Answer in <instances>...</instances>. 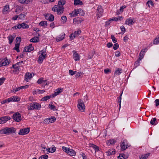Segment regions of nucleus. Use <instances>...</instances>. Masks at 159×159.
Returning <instances> with one entry per match:
<instances>
[{"mask_svg":"<svg viewBox=\"0 0 159 159\" xmlns=\"http://www.w3.org/2000/svg\"><path fill=\"white\" fill-rule=\"evenodd\" d=\"M16 129L13 127H6L4 129L0 130V132L1 134H6L8 135L10 134L15 133Z\"/></svg>","mask_w":159,"mask_h":159,"instance_id":"nucleus-1","label":"nucleus"},{"mask_svg":"<svg viewBox=\"0 0 159 159\" xmlns=\"http://www.w3.org/2000/svg\"><path fill=\"white\" fill-rule=\"evenodd\" d=\"M41 107V105L37 102H31L28 105L29 110H39Z\"/></svg>","mask_w":159,"mask_h":159,"instance_id":"nucleus-2","label":"nucleus"},{"mask_svg":"<svg viewBox=\"0 0 159 159\" xmlns=\"http://www.w3.org/2000/svg\"><path fill=\"white\" fill-rule=\"evenodd\" d=\"M52 10L54 12L56 11L57 14L61 15L63 13L64 7L63 6L55 5L53 7Z\"/></svg>","mask_w":159,"mask_h":159,"instance_id":"nucleus-3","label":"nucleus"},{"mask_svg":"<svg viewBox=\"0 0 159 159\" xmlns=\"http://www.w3.org/2000/svg\"><path fill=\"white\" fill-rule=\"evenodd\" d=\"M78 104L77 107L79 111H84L85 110V106L83 100L80 99L78 100Z\"/></svg>","mask_w":159,"mask_h":159,"instance_id":"nucleus-4","label":"nucleus"},{"mask_svg":"<svg viewBox=\"0 0 159 159\" xmlns=\"http://www.w3.org/2000/svg\"><path fill=\"white\" fill-rule=\"evenodd\" d=\"M83 12V10L81 9H75L72 13L69 14L70 16L71 17H75L78 15V14H80L81 12Z\"/></svg>","mask_w":159,"mask_h":159,"instance_id":"nucleus-5","label":"nucleus"},{"mask_svg":"<svg viewBox=\"0 0 159 159\" xmlns=\"http://www.w3.org/2000/svg\"><path fill=\"white\" fill-rule=\"evenodd\" d=\"M30 131V128L29 127L21 129L18 134L20 135H24L29 133Z\"/></svg>","mask_w":159,"mask_h":159,"instance_id":"nucleus-6","label":"nucleus"},{"mask_svg":"<svg viewBox=\"0 0 159 159\" xmlns=\"http://www.w3.org/2000/svg\"><path fill=\"white\" fill-rule=\"evenodd\" d=\"M13 119L16 122H19L21 120V115L18 112L14 114L12 116Z\"/></svg>","mask_w":159,"mask_h":159,"instance_id":"nucleus-7","label":"nucleus"},{"mask_svg":"<svg viewBox=\"0 0 159 159\" xmlns=\"http://www.w3.org/2000/svg\"><path fill=\"white\" fill-rule=\"evenodd\" d=\"M56 120V118L53 117L51 118H48L44 120V123L46 124H48L50 123H53Z\"/></svg>","mask_w":159,"mask_h":159,"instance_id":"nucleus-8","label":"nucleus"},{"mask_svg":"<svg viewBox=\"0 0 159 159\" xmlns=\"http://www.w3.org/2000/svg\"><path fill=\"white\" fill-rule=\"evenodd\" d=\"M11 118L8 116H5L0 118V124L6 123L8 120H10Z\"/></svg>","mask_w":159,"mask_h":159,"instance_id":"nucleus-9","label":"nucleus"},{"mask_svg":"<svg viewBox=\"0 0 159 159\" xmlns=\"http://www.w3.org/2000/svg\"><path fill=\"white\" fill-rule=\"evenodd\" d=\"M127 140H124L121 144V148L122 150H125L127 149L129 146L128 145Z\"/></svg>","mask_w":159,"mask_h":159,"instance_id":"nucleus-10","label":"nucleus"},{"mask_svg":"<svg viewBox=\"0 0 159 159\" xmlns=\"http://www.w3.org/2000/svg\"><path fill=\"white\" fill-rule=\"evenodd\" d=\"M34 49V47L32 46V44H29L27 47H25L24 49L23 52H30Z\"/></svg>","mask_w":159,"mask_h":159,"instance_id":"nucleus-11","label":"nucleus"},{"mask_svg":"<svg viewBox=\"0 0 159 159\" xmlns=\"http://www.w3.org/2000/svg\"><path fill=\"white\" fill-rule=\"evenodd\" d=\"M81 33V31L80 30L75 31L73 34H71L70 36L71 40L73 39L76 36L80 35Z\"/></svg>","mask_w":159,"mask_h":159,"instance_id":"nucleus-12","label":"nucleus"},{"mask_svg":"<svg viewBox=\"0 0 159 159\" xmlns=\"http://www.w3.org/2000/svg\"><path fill=\"white\" fill-rule=\"evenodd\" d=\"M97 16V18H99L102 15L103 11L101 6H99L98 7Z\"/></svg>","mask_w":159,"mask_h":159,"instance_id":"nucleus-13","label":"nucleus"},{"mask_svg":"<svg viewBox=\"0 0 159 159\" xmlns=\"http://www.w3.org/2000/svg\"><path fill=\"white\" fill-rule=\"evenodd\" d=\"M73 58L75 61H77L80 60V56L79 54L76 51L74 50L73 51Z\"/></svg>","mask_w":159,"mask_h":159,"instance_id":"nucleus-14","label":"nucleus"},{"mask_svg":"<svg viewBox=\"0 0 159 159\" xmlns=\"http://www.w3.org/2000/svg\"><path fill=\"white\" fill-rule=\"evenodd\" d=\"M62 88H59L55 90L54 93L52 95V96L53 97H54L55 96L58 95L59 93L62 92Z\"/></svg>","mask_w":159,"mask_h":159,"instance_id":"nucleus-15","label":"nucleus"},{"mask_svg":"<svg viewBox=\"0 0 159 159\" xmlns=\"http://www.w3.org/2000/svg\"><path fill=\"white\" fill-rule=\"evenodd\" d=\"M32 77V74L31 73L27 72L25 75V80H26L27 82H28Z\"/></svg>","mask_w":159,"mask_h":159,"instance_id":"nucleus-16","label":"nucleus"},{"mask_svg":"<svg viewBox=\"0 0 159 159\" xmlns=\"http://www.w3.org/2000/svg\"><path fill=\"white\" fill-rule=\"evenodd\" d=\"M65 34L64 33L62 34H60L57 37L56 41L57 42H59L61 41L64 39L65 38Z\"/></svg>","mask_w":159,"mask_h":159,"instance_id":"nucleus-17","label":"nucleus"},{"mask_svg":"<svg viewBox=\"0 0 159 159\" xmlns=\"http://www.w3.org/2000/svg\"><path fill=\"white\" fill-rule=\"evenodd\" d=\"M146 50V49H145L144 50H142L140 52L139 54V61L141 60L145 54V51Z\"/></svg>","mask_w":159,"mask_h":159,"instance_id":"nucleus-18","label":"nucleus"},{"mask_svg":"<svg viewBox=\"0 0 159 159\" xmlns=\"http://www.w3.org/2000/svg\"><path fill=\"white\" fill-rule=\"evenodd\" d=\"M10 99H11V102H18L20 101V98L17 96H13L10 98Z\"/></svg>","mask_w":159,"mask_h":159,"instance_id":"nucleus-19","label":"nucleus"},{"mask_svg":"<svg viewBox=\"0 0 159 159\" xmlns=\"http://www.w3.org/2000/svg\"><path fill=\"white\" fill-rule=\"evenodd\" d=\"M134 23L133 20L131 19V18H129L127 19L125 22V24L126 25H131Z\"/></svg>","mask_w":159,"mask_h":159,"instance_id":"nucleus-20","label":"nucleus"},{"mask_svg":"<svg viewBox=\"0 0 159 159\" xmlns=\"http://www.w3.org/2000/svg\"><path fill=\"white\" fill-rule=\"evenodd\" d=\"M73 20L74 22H75L76 24H77L80 23L83 20L82 18L80 17L75 18Z\"/></svg>","mask_w":159,"mask_h":159,"instance_id":"nucleus-21","label":"nucleus"},{"mask_svg":"<svg viewBox=\"0 0 159 159\" xmlns=\"http://www.w3.org/2000/svg\"><path fill=\"white\" fill-rule=\"evenodd\" d=\"M107 156H110L115 154V151L113 149H110L106 152Z\"/></svg>","mask_w":159,"mask_h":159,"instance_id":"nucleus-22","label":"nucleus"},{"mask_svg":"<svg viewBox=\"0 0 159 159\" xmlns=\"http://www.w3.org/2000/svg\"><path fill=\"white\" fill-rule=\"evenodd\" d=\"M39 41V39L37 36H35L30 40V41L32 43H37Z\"/></svg>","mask_w":159,"mask_h":159,"instance_id":"nucleus-23","label":"nucleus"},{"mask_svg":"<svg viewBox=\"0 0 159 159\" xmlns=\"http://www.w3.org/2000/svg\"><path fill=\"white\" fill-rule=\"evenodd\" d=\"M123 19V17L121 16H118L116 17H114L112 18L111 19V20H112V21H118V20H121Z\"/></svg>","mask_w":159,"mask_h":159,"instance_id":"nucleus-24","label":"nucleus"},{"mask_svg":"<svg viewBox=\"0 0 159 159\" xmlns=\"http://www.w3.org/2000/svg\"><path fill=\"white\" fill-rule=\"evenodd\" d=\"M122 72V70L120 68H116L114 74H116V75H119Z\"/></svg>","mask_w":159,"mask_h":159,"instance_id":"nucleus-25","label":"nucleus"},{"mask_svg":"<svg viewBox=\"0 0 159 159\" xmlns=\"http://www.w3.org/2000/svg\"><path fill=\"white\" fill-rule=\"evenodd\" d=\"M10 63L9 61H8V59H7V57H6L5 58V61L4 62H3L2 63L1 66H5L6 65H9Z\"/></svg>","mask_w":159,"mask_h":159,"instance_id":"nucleus-26","label":"nucleus"},{"mask_svg":"<svg viewBox=\"0 0 159 159\" xmlns=\"http://www.w3.org/2000/svg\"><path fill=\"white\" fill-rule=\"evenodd\" d=\"M83 3L80 0H75L74 1V5L75 6L82 5Z\"/></svg>","mask_w":159,"mask_h":159,"instance_id":"nucleus-27","label":"nucleus"},{"mask_svg":"<svg viewBox=\"0 0 159 159\" xmlns=\"http://www.w3.org/2000/svg\"><path fill=\"white\" fill-rule=\"evenodd\" d=\"M150 154V153H147L145 154L144 155H141L139 156V158L140 159H146L149 156Z\"/></svg>","mask_w":159,"mask_h":159,"instance_id":"nucleus-28","label":"nucleus"},{"mask_svg":"<svg viewBox=\"0 0 159 159\" xmlns=\"http://www.w3.org/2000/svg\"><path fill=\"white\" fill-rule=\"evenodd\" d=\"M48 107L50 109L52 110L53 111H56L57 110V109L56 108V107L54 105H53L52 102L50 103Z\"/></svg>","mask_w":159,"mask_h":159,"instance_id":"nucleus-29","label":"nucleus"},{"mask_svg":"<svg viewBox=\"0 0 159 159\" xmlns=\"http://www.w3.org/2000/svg\"><path fill=\"white\" fill-rule=\"evenodd\" d=\"M19 2L22 4H28L32 2L33 0H19Z\"/></svg>","mask_w":159,"mask_h":159,"instance_id":"nucleus-30","label":"nucleus"},{"mask_svg":"<svg viewBox=\"0 0 159 159\" xmlns=\"http://www.w3.org/2000/svg\"><path fill=\"white\" fill-rule=\"evenodd\" d=\"M67 154L71 156H75V155L76 153L72 149H70Z\"/></svg>","mask_w":159,"mask_h":159,"instance_id":"nucleus-31","label":"nucleus"},{"mask_svg":"<svg viewBox=\"0 0 159 159\" xmlns=\"http://www.w3.org/2000/svg\"><path fill=\"white\" fill-rule=\"evenodd\" d=\"M20 45V43H17L15 44V47L13 48L14 50H16L17 52H20L19 46Z\"/></svg>","mask_w":159,"mask_h":159,"instance_id":"nucleus-32","label":"nucleus"},{"mask_svg":"<svg viewBox=\"0 0 159 159\" xmlns=\"http://www.w3.org/2000/svg\"><path fill=\"white\" fill-rule=\"evenodd\" d=\"M115 141L113 139H110L107 141L106 143L107 145L109 146L110 145H112L115 143Z\"/></svg>","mask_w":159,"mask_h":159,"instance_id":"nucleus-33","label":"nucleus"},{"mask_svg":"<svg viewBox=\"0 0 159 159\" xmlns=\"http://www.w3.org/2000/svg\"><path fill=\"white\" fill-rule=\"evenodd\" d=\"M66 1L65 0H60L58 2V4L59 6H63L66 3Z\"/></svg>","mask_w":159,"mask_h":159,"instance_id":"nucleus-34","label":"nucleus"},{"mask_svg":"<svg viewBox=\"0 0 159 159\" xmlns=\"http://www.w3.org/2000/svg\"><path fill=\"white\" fill-rule=\"evenodd\" d=\"M9 5H6L4 7L3 9V13L4 14H6V12L8 11V10L9 9Z\"/></svg>","mask_w":159,"mask_h":159,"instance_id":"nucleus-35","label":"nucleus"},{"mask_svg":"<svg viewBox=\"0 0 159 159\" xmlns=\"http://www.w3.org/2000/svg\"><path fill=\"white\" fill-rule=\"evenodd\" d=\"M39 25L41 26H47L48 25L47 22L46 21H42L40 22L39 24Z\"/></svg>","mask_w":159,"mask_h":159,"instance_id":"nucleus-36","label":"nucleus"},{"mask_svg":"<svg viewBox=\"0 0 159 159\" xmlns=\"http://www.w3.org/2000/svg\"><path fill=\"white\" fill-rule=\"evenodd\" d=\"M52 97V95L46 96L43 97L42 99V100L43 101H46Z\"/></svg>","mask_w":159,"mask_h":159,"instance_id":"nucleus-37","label":"nucleus"},{"mask_svg":"<svg viewBox=\"0 0 159 159\" xmlns=\"http://www.w3.org/2000/svg\"><path fill=\"white\" fill-rule=\"evenodd\" d=\"M20 66H16L15 64L13 65L12 66V67H11V68H13L15 69V70H18L19 71H20Z\"/></svg>","mask_w":159,"mask_h":159,"instance_id":"nucleus-38","label":"nucleus"},{"mask_svg":"<svg viewBox=\"0 0 159 159\" xmlns=\"http://www.w3.org/2000/svg\"><path fill=\"white\" fill-rule=\"evenodd\" d=\"M90 144L91 145L92 148L95 149V152L98 151L99 150V148L98 146L93 144Z\"/></svg>","mask_w":159,"mask_h":159,"instance_id":"nucleus-39","label":"nucleus"},{"mask_svg":"<svg viewBox=\"0 0 159 159\" xmlns=\"http://www.w3.org/2000/svg\"><path fill=\"white\" fill-rule=\"evenodd\" d=\"M54 16L52 14L49 15L47 20H48L50 21H52L54 20Z\"/></svg>","mask_w":159,"mask_h":159,"instance_id":"nucleus-40","label":"nucleus"},{"mask_svg":"<svg viewBox=\"0 0 159 159\" xmlns=\"http://www.w3.org/2000/svg\"><path fill=\"white\" fill-rule=\"evenodd\" d=\"M8 38L9 40V43L10 44H11L13 41L14 38L12 35H10L8 36Z\"/></svg>","mask_w":159,"mask_h":159,"instance_id":"nucleus-41","label":"nucleus"},{"mask_svg":"<svg viewBox=\"0 0 159 159\" xmlns=\"http://www.w3.org/2000/svg\"><path fill=\"white\" fill-rule=\"evenodd\" d=\"M11 99H10V98L6 99L5 100H3L1 102V103L2 104H4L7 102H11Z\"/></svg>","mask_w":159,"mask_h":159,"instance_id":"nucleus-42","label":"nucleus"},{"mask_svg":"<svg viewBox=\"0 0 159 159\" xmlns=\"http://www.w3.org/2000/svg\"><path fill=\"white\" fill-rule=\"evenodd\" d=\"M67 19L66 16H62L61 17V21L63 23H65L66 22Z\"/></svg>","mask_w":159,"mask_h":159,"instance_id":"nucleus-43","label":"nucleus"},{"mask_svg":"<svg viewBox=\"0 0 159 159\" xmlns=\"http://www.w3.org/2000/svg\"><path fill=\"white\" fill-rule=\"evenodd\" d=\"M48 156L46 154H44L40 156L39 159H47L48 158Z\"/></svg>","mask_w":159,"mask_h":159,"instance_id":"nucleus-44","label":"nucleus"},{"mask_svg":"<svg viewBox=\"0 0 159 159\" xmlns=\"http://www.w3.org/2000/svg\"><path fill=\"white\" fill-rule=\"evenodd\" d=\"M43 153H44L48 154L50 152H51V148H46V149L43 150Z\"/></svg>","mask_w":159,"mask_h":159,"instance_id":"nucleus-45","label":"nucleus"},{"mask_svg":"<svg viewBox=\"0 0 159 159\" xmlns=\"http://www.w3.org/2000/svg\"><path fill=\"white\" fill-rule=\"evenodd\" d=\"M21 24L22 28L23 29H27L29 28V26L27 24L25 23H22Z\"/></svg>","mask_w":159,"mask_h":159,"instance_id":"nucleus-46","label":"nucleus"},{"mask_svg":"<svg viewBox=\"0 0 159 159\" xmlns=\"http://www.w3.org/2000/svg\"><path fill=\"white\" fill-rule=\"evenodd\" d=\"M18 18L20 19L24 20L25 15L22 13H21L18 16Z\"/></svg>","mask_w":159,"mask_h":159,"instance_id":"nucleus-47","label":"nucleus"},{"mask_svg":"<svg viewBox=\"0 0 159 159\" xmlns=\"http://www.w3.org/2000/svg\"><path fill=\"white\" fill-rule=\"evenodd\" d=\"M22 26L21 24H19L12 27V28H15V29H20L22 28Z\"/></svg>","mask_w":159,"mask_h":159,"instance_id":"nucleus-48","label":"nucleus"},{"mask_svg":"<svg viewBox=\"0 0 159 159\" xmlns=\"http://www.w3.org/2000/svg\"><path fill=\"white\" fill-rule=\"evenodd\" d=\"M111 38L112 39V41L114 43H116L117 42V39L115 38V37H114V36L113 35V34L111 35Z\"/></svg>","mask_w":159,"mask_h":159,"instance_id":"nucleus-49","label":"nucleus"},{"mask_svg":"<svg viewBox=\"0 0 159 159\" xmlns=\"http://www.w3.org/2000/svg\"><path fill=\"white\" fill-rule=\"evenodd\" d=\"M62 149L65 152H66L68 153L69 151V150L70 148H68L66 147H65L63 146L62 147Z\"/></svg>","mask_w":159,"mask_h":159,"instance_id":"nucleus-50","label":"nucleus"},{"mask_svg":"<svg viewBox=\"0 0 159 159\" xmlns=\"http://www.w3.org/2000/svg\"><path fill=\"white\" fill-rule=\"evenodd\" d=\"M44 59V58H43L41 57H39L38 60V62L39 63L41 64L43 62V60Z\"/></svg>","mask_w":159,"mask_h":159,"instance_id":"nucleus-51","label":"nucleus"},{"mask_svg":"<svg viewBox=\"0 0 159 159\" xmlns=\"http://www.w3.org/2000/svg\"><path fill=\"white\" fill-rule=\"evenodd\" d=\"M153 43L154 44H157L159 43V38H156L153 41Z\"/></svg>","mask_w":159,"mask_h":159,"instance_id":"nucleus-52","label":"nucleus"},{"mask_svg":"<svg viewBox=\"0 0 159 159\" xmlns=\"http://www.w3.org/2000/svg\"><path fill=\"white\" fill-rule=\"evenodd\" d=\"M157 119L155 118H153L152 120L150 121V124L152 125H155V121H156Z\"/></svg>","mask_w":159,"mask_h":159,"instance_id":"nucleus-53","label":"nucleus"},{"mask_svg":"<svg viewBox=\"0 0 159 159\" xmlns=\"http://www.w3.org/2000/svg\"><path fill=\"white\" fill-rule=\"evenodd\" d=\"M119 47V45L118 43H116L114 44L113 46V49L114 50H116Z\"/></svg>","mask_w":159,"mask_h":159,"instance_id":"nucleus-54","label":"nucleus"},{"mask_svg":"<svg viewBox=\"0 0 159 159\" xmlns=\"http://www.w3.org/2000/svg\"><path fill=\"white\" fill-rule=\"evenodd\" d=\"M44 80H43V78H40L37 82V83L39 84H41L43 82H44Z\"/></svg>","mask_w":159,"mask_h":159,"instance_id":"nucleus-55","label":"nucleus"},{"mask_svg":"<svg viewBox=\"0 0 159 159\" xmlns=\"http://www.w3.org/2000/svg\"><path fill=\"white\" fill-rule=\"evenodd\" d=\"M69 73L71 75H73L75 74L76 72V71H74L72 70H69Z\"/></svg>","mask_w":159,"mask_h":159,"instance_id":"nucleus-56","label":"nucleus"},{"mask_svg":"<svg viewBox=\"0 0 159 159\" xmlns=\"http://www.w3.org/2000/svg\"><path fill=\"white\" fill-rule=\"evenodd\" d=\"M111 18L109 19L108 20L106 21L105 23V26L106 27L108 25H109L110 24V21H112V20H111Z\"/></svg>","mask_w":159,"mask_h":159,"instance_id":"nucleus-57","label":"nucleus"},{"mask_svg":"<svg viewBox=\"0 0 159 159\" xmlns=\"http://www.w3.org/2000/svg\"><path fill=\"white\" fill-rule=\"evenodd\" d=\"M5 79V78L3 77L0 78V86L2 84Z\"/></svg>","mask_w":159,"mask_h":159,"instance_id":"nucleus-58","label":"nucleus"},{"mask_svg":"<svg viewBox=\"0 0 159 159\" xmlns=\"http://www.w3.org/2000/svg\"><path fill=\"white\" fill-rule=\"evenodd\" d=\"M56 148L54 146H53L51 149V152L53 153L56 150Z\"/></svg>","mask_w":159,"mask_h":159,"instance_id":"nucleus-59","label":"nucleus"},{"mask_svg":"<svg viewBox=\"0 0 159 159\" xmlns=\"http://www.w3.org/2000/svg\"><path fill=\"white\" fill-rule=\"evenodd\" d=\"M46 51V48H44L42 50L39 51V52H41L42 53L44 54H46V55H47Z\"/></svg>","mask_w":159,"mask_h":159,"instance_id":"nucleus-60","label":"nucleus"},{"mask_svg":"<svg viewBox=\"0 0 159 159\" xmlns=\"http://www.w3.org/2000/svg\"><path fill=\"white\" fill-rule=\"evenodd\" d=\"M39 54H41L39 57H43V58H45L47 56V55H46V54H44L42 53L41 52H39Z\"/></svg>","mask_w":159,"mask_h":159,"instance_id":"nucleus-61","label":"nucleus"},{"mask_svg":"<svg viewBox=\"0 0 159 159\" xmlns=\"http://www.w3.org/2000/svg\"><path fill=\"white\" fill-rule=\"evenodd\" d=\"M16 42H19L18 43H20L21 41V38L20 37H17L16 39Z\"/></svg>","mask_w":159,"mask_h":159,"instance_id":"nucleus-62","label":"nucleus"},{"mask_svg":"<svg viewBox=\"0 0 159 159\" xmlns=\"http://www.w3.org/2000/svg\"><path fill=\"white\" fill-rule=\"evenodd\" d=\"M37 92H38V93H42L45 92V90H41L39 89H37Z\"/></svg>","mask_w":159,"mask_h":159,"instance_id":"nucleus-63","label":"nucleus"},{"mask_svg":"<svg viewBox=\"0 0 159 159\" xmlns=\"http://www.w3.org/2000/svg\"><path fill=\"white\" fill-rule=\"evenodd\" d=\"M155 102L156 103V106L157 107L159 106V99H157L155 101Z\"/></svg>","mask_w":159,"mask_h":159,"instance_id":"nucleus-64","label":"nucleus"}]
</instances>
